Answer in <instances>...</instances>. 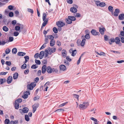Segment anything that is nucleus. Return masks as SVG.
<instances>
[{
    "mask_svg": "<svg viewBox=\"0 0 124 124\" xmlns=\"http://www.w3.org/2000/svg\"><path fill=\"white\" fill-rule=\"evenodd\" d=\"M115 41L116 44H119L120 42V39L119 37H116L115 39Z\"/></svg>",
    "mask_w": 124,
    "mask_h": 124,
    "instance_id": "aec40b11",
    "label": "nucleus"
},
{
    "mask_svg": "<svg viewBox=\"0 0 124 124\" xmlns=\"http://www.w3.org/2000/svg\"><path fill=\"white\" fill-rule=\"evenodd\" d=\"M19 34V33L17 31L15 32H14V35L16 36H17Z\"/></svg>",
    "mask_w": 124,
    "mask_h": 124,
    "instance_id": "338daca9",
    "label": "nucleus"
},
{
    "mask_svg": "<svg viewBox=\"0 0 124 124\" xmlns=\"http://www.w3.org/2000/svg\"><path fill=\"white\" fill-rule=\"evenodd\" d=\"M15 15L17 16H19V11H15Z\"/></svg>",
    "mask_w": 124,
    "mask_h": 124,
    "instance_id": "603ef678",
    "label": "nucleus"
},
{
    "mask_svg": "<svg viewBox=\"0 0 124 124\" xmlns=\"http://www.w3.org/2000/svg\"><path fill=\"white\" fill-rule=\"evenodd\" d=\"M56 24L57 25L58 27L60 28L63 26L65 25L64 23L63 22L61 21H59L57 22L56 23Z\"/></svg>",
    "mask_w": 124,
    "mask_h": 124,
    "instance_id": "39448f33",
    "label": "nucleus"
},
{
    "mask_svg": "<svg viewBox=\"0 0 124 124\" xmlns=\"http://www.w3.org/2000/svg\"><path fill=\"white\" fill-rule=\"evenodd\" d=\"M66 59L69 61L70 62L71 61V59H70L69 56H67L66 57Z\"/></svg>",
    "mask_w": 124,
    "mask_h": 124,
    "instance_id": "0e129e2a",
    "label": "nucleus"
},
{
    "mask_svg": "<svg viewBox=\"0 0 124 124\" xmlns=\"http://www.w3.org/2000/svg\"><path fill=\"white\" fill-rule=\"evenodd\" d=\"M4 122L5 124H8L10 122L9 120L8 119H6L5 120Z\"/></svg>",
    "mask_w": 124,
    "mask_h": 124,
    "instance_id": "de8ad7c7",
    "label": "nucleus"
},
{
    "mask_svg": "<svg viewBox=\"0 0 124 124\" xmlns=\"http://www.w3.org/2000/svg\"><path fill=\"white\" fill-rule=\"evenodd\" d=\"M46 15L45 13H43V14L42 19L43 21H44V20L46 19Z\"/></svg>",
    "mask_w": 124,
    "mask_h": 124,
    "instance_id": "72a5a7b5",
    "label": "nucleus"
},
{
    "mask_svg": "<svg viewBox=\"0 0 124 124\" xmlns=\"http://www.w3.org/2000/svg\"><path fill=\"white\" fill-rule=\"evenodd\" d=\"M30 94V93L29 91H27L26 92L24 93V95L22 96V97L24 99L27 98L28 97V95Z\"/></svg>",
    "mask_w": 124,
    "mask_h": 124,
    "instance_id": "1a4fd4ad",
    "label": "nucleus"
},
{
    "mask_svg": "<svg viewBox=\"0 0 124 124\" xmlns=\"http://www.w3.org/2000/svg\"><path fill=\"white\" fill-rule=\"evenodd\" d=\"M55 43V41L54 40H51L50 42V45L51 46H53Z\"/></svg>",
    "mask_w": 124,
    "mask_h": 124,
    "instance_id": "412c9836",
    "label": "nucleus"
},
{
    "mask_svg": "<svg viewBox=\"0 0 124 124\" xmlns=\"http://www.w3.org/2000/svg\"><path fill=\"white\" fill-rule=\"evenodd\" d=\"M70 11L74 13H75L77 12V9L76 8L74 7L71 8L70 9Z\"/></svg>",
    "mask_w": 124,
    "mask_h": 124,
    "instance_id": "dca6fc26",
    "label": "nucleus"
},
{
    "mask_svg": "<svg viewBox=\"0 0 124 124\" xmlns=\"http://www.w3.org/2000/svg\"><path fill=\"white\" fill-rule=\"evenodd\" d=\"M17 52V49L16 48H14L12 50V52L14 54H16Z\"/></svg>",
    "mask_w": 124,
    "mask_h": 124,
    "instance_id": "f704fd0d",
    "label": "nucleus"
},
{
    "mask_svg": "<svg viewBox=\"0 0 124 124\" xmlns=\"http://www.w3.org/2000/svg\"><path fill=\"white\" fill-rule=\"evenodd\" d=\"M49 52H51L52 53H53L55 52L56 50L55 48L49 49H48Z\"/></svg>",
    "mask_w": 124,
    "mask_h": 124,
    "instance_id": "cd10ccee",
    "label": "nucleus"
},
{
    "mask_svg": "<svg viewBox=\"0 0 124 124\" xmlns=\"http://www.w3.org/2000/svg\"><path fill=\"white\" fill-rule=\"evenodd\" d=\"M48 20V18H46L44 19V21H43L44 22L42 24L41 28L42 27H44L46 25L47 23Z\"/></svg>",
    "mask_w": 124,
    "mask_h": 124,
    "instance_id": "f8f14e48",
    "label": "nucleus"
},
{
    "mask_svg": "<svg viewBox=\"0 0 124 124\" xmlns=\"http://www.w3.org/2000/svg\"><path fill=\"white\" fill-rule=\"evenodd\" d=\"M42 62L43 64H46L47 63V59H45L43 60Z\"/></svg>",
    "mask_w": 124,
    "mask_h": 124,
    "instance_id": "864d4df0",
    "label": "nucleus"
},
{
    "mask_svg": "<svg viewBox=\"0 0 124 124\" xmlns=\"http://www.w3.org/2000/svg\"><path fill=\"white\" fill-rule=\"evenodd\" d=\"M12 80V77L11 76H9L7 79V83L9 84L10 83Z\"/></svg>",
    "mask_w": 124,
    "mask_h": 124,
    "instance_id": "2eb2a0df",
    "label": "nucleus"
},
{
    "mask_svg": "<svg viewBox=\"0 0 124 124\" xmlns=\"http://www.w3.org/2000/svg\"><path fill=\"white\" fill-rule=\"evenodd\" d=\"M64 63L66 65L69 66V63L68 62V61H66V60H65L64 61Z\"/></svg>",
    "mask_w": 124,
    "mask_h": 124,
    "instance_id": "680f3d73",
    "label": "nucleus"
},
{
    "mask_svg": "<svg viewBox=\"0 0 124 124\" xmlns=\"http://www.w3.org/2000/svg\"><path fill=\"white\" fill-rule=\"evenodd\" d=\"M20 26H17L15 27V29L16 31H19L20 29Z\"/></svg>",
    "mask_w": 124,
    "mask_h": 124,
    "instance_id": "ea45409f",
    "label": "nucleus"
},
{
    "mask_svg": "<svg viewBox=\"0 0 124 124\" xmlns=\"http://www.w3.org/2000/svg\"><path fill=\"white\" fill-rule=\"evenodd\" d=\"M118 18L120 20H122L124 19V14H120L118 16Z\"/></svg>",
    "mask_w": 124,
    "mask_h": 124,
    "instance_id": "6ab92c4d",
    "label": "nucleus"
},
{
    "mask_svg": "<svg viewBox=\"0 0 124 124\" xmlns=\"http://www.w3.org/2000/svg\"><path fill=\"white\" fill-rule=\"evenodd\" d=\"M13 6L10 5L8 7V8L10 10H12L13 9Z\"/></svg>",
    "mask_w": 124,
    "mask_h": 124,
    "instance_id": "e2e57ef3",
    "label": "nucleus"
},
{
    "mask_svg": "<svg viewBox=\"0 0 124 124\" xmlns=\"http://www.w3.org/2000/svg\"><path fill=\"white\" fill-rule=\"evenodd\" d=\"M60 69L61 70L64 71L66 69V66L64 65H60L59 67Z\"/></svg>",
    "mask_w": 124,
    "mask_h": 124,
    "instance_id": "ddd939ff",
    "label": "nucleus"
},
{
    "mask_svg": "<svg viewBox=\"0 0 124 124\" xmlns=\"http://www.w3.org/2000/svg\"><path fill=\"white\" fill-rule=\"evenodd\" d=\"M38 67V66L36 65H32L31 67V68L32 69H35Z\"/></svg>",
    "mask_w": 124,
    "mask_h": 124,
    "instance_id": "5fc2aeb1",
    "label": "nucleus"
},
{
    "mask_svg": "<svg viewBox=\"0 0 124 124\" xmlns=\"http://www.w3.org/2000/svg\"><path fill=\"white\" fill-rule=\"evenodd\" d=\"M22 101V100L21 99H18L15 101V102L19 103L21 102Z\"/></svg>",
    "mask_w": 124,
    "mask_h": 124,
    "instance_id": "c85d7f7f",
    "label": "nucleus"
},
{
    "mask_svg": "<svg viewBox=\"0 0 124 124\" xmlns=\"http://www.w3.org/2000/svg\"><path fill=\"white\" fill-rule=\"evenodd\" d=\"M35 63L38 65H40V64L41 62L39 60H38L36 59L35 60Z\"/></svg>",
    "mask_w": 124,
    "mask_h": 124,
    "instance_id": "3c124183",
    "label": "nucleus"
},
{
    "mask_svg": "<svg viewBox=\"0 0 124 124\" xmlns=\"http://www.w3.org/2000/svg\"><path fill=\"white\" fill-rule=\"evenodd\" d=\"M2 29L4 31L6 32L8 30V28H7L6 26H3L2 28Z\"/></svg>",
    "mask_w": 124,
    "mask_h": 124,
    "instance_id": "473e14b6",
    "label": "nucleus"
},
{
    "mask_svg": "<svg viewBox=\"0 0 124 124\" xmlns=\"http://www.w3.org/2000/svg\"><path fill=\"white\" fill-rule=\"evenodd\" d=\"M14 39V38L13 37H10L9 38V40L7 41V42H8L12 41Z\"/></svg>",
    "mask_w": 124,
    "mask_h": 124,
    "instance_id": "4c0bfd02",
    "label": "nucleus"
},
{
    "mask_svg": "<svg viewBox=\"0 0 124 124\" xmlns=\"http://www.w3.org/2000/svg\"><path fill=\"white\" fill-rule=\"evenodd\" d=\"M108 10L110 11L112 13L113 12L112 11H113V7L111 6H109L108 8Z\"/></svg>",
    "mask_w": 124,
    "mask_h": 124,
    "instance_id": "a19ab883",
    "label": "nucleus"
},
{
    "mask_svg": "<svg viewBox=\"0 0 124 124\" xmlns=\"http://www.w3.org/2000/svg\"><path fill=\"white\" fill-rule=\"evenodd\" d=\"M46 71L49 73H51L53 72L52 69L50 66L47 67Z\"/></svg>",
    "mask_w": 124,
    "mask_h": 124,
    "instance_id": "9b49d317",
    "label": "nucleus"
},
{
    "mask_svg": "<svg viewBox=\"0 0 124 124\" xmlns=\"http://www.w3.org/2000/svg\"><path fill=\"white\" fill-rule=\"evenodd\" d=\"M6 64L8 66H10L11 65V63L10 61H7L6 62Z\"/></svg>",
    "mask_w": 124,
    "mask_h": 124,
    "instance_id": "49530a36",
    "label": "nucleus"
},
{
    "mask_svg": "<svg viewBox=\"0 0 124 124\" xmlns=\"http://www.w3.org/2000/svg\"><path fill=\"white\" fill-rule=\"evenodd\" d=\"M53 31L55 33H57L58 32V30L57 28L55 27H54L53 28Z\"/></svg>",
    "mask_w": 124,
    "mask_h": 124,
    "instance_id": "37998d69",
    "label": "nucleus"
},
{
    "mask_svg": "<svg viewBox=\"0 0 124 124\" xmlns=\"http://www.w3.org/2000/svg\"><path fill=\"white\" fill-rule=\"evenodd\" d=\"M89 105V103L87 102H85L79 105V108L81 109H84L87 108Z\"/></svg>",
    "mask_w": 124,
    "mask_h": 124,
    "instance_id": "f03ea898",
    "label": "nucleus"
},
{
    "mask_svg": "<svg viewBox=\"0 0 124 124\" xmlns=\"http://www.w3.org/2000/svg\"><path fill=\"white\" fill-rule=\"evenodd\" d=\"M8 15L9 17H12L14 16V13L13 12H11L9 13Z\"/></svg>",
    "mask_w": 124,
    "mask_h": 124,
    "instance_id": "13d9d810",
    "label": "nucleus"
},
{
    "mask_svg": "<svg viewBox=\"0 0 124 124\" xmlns=\"http://www.w3.org/2000/svg\"><path fill=\"white\" fill-rule=\"evenodd\" d=\"M7 41H2L1 42V45H4L5 44L7 43Z\"/></svg>",
    "mask_w": 124,
    "mask_h": 124,
    "instance_id": "c03bdc74",
    "label": "nucleus"
},
{
    "mask_svg": "<svg viewBox=\"0 0 124 124\" xmlns=\"http://www.w3.org/2000/svg\"><path fill=\"white\" fill-rule=\"evenodd\" d=\"M15 108L16 109H18L19 108V104L18 103L15 102Z\"/></svg>",
    "mask_w": 124,
    "mask_h": 124,
    "instance_id": "7c9ffc66",
    "label": "nucleus"
},
{
    "mask_svg": "<svg viewBox=\"0 0 124 124\" xmlns=\"http://www.w3.org/2000/svg\"><path fill=\"white\" fill-rule=\"evenodd\" d=\"M99 31L100 33L102 35H103L104 33V31L105 30L104 28L103 27L102 28H99Z\"/></svg>",
    "mask_w": 124,
    "mask_h": 124,
    "instance_id": "f3484780",
    "label": "nucleus"
},
{
    "mask_svg": "<svg viewBox=\"0 0 124 124\" xmlns=\"http://www.w3.org/2000/svg\"><path fill=\"white\" fill-rule=\"evenodd\" d=\"M36 85V84L35 82H32L31 83L30 85H27V87L30 90H32L35 87Z\"/></svg>",
    "mask_w": 124,
    "mask_h": 124,
    "instance_id": "7ed1b4c3",
    "label": "nucleus"
},
{
    "mask_svg": "<svg viewBox=\"0 0 124 124\" xmlns=\"http://www.w3.org/2000/svg\"><path fill=\"white\" fill-rule=\"evenodd\" d=\"M28 11L29 12H30L32 14L33 13V11L31 9L28 8Z\"/></svg>",
    "mask_w": 124,
    "mask_h": 124,
    "instance_id": "052dcab7",
    "label": "nucleus"
},
{
    "mask_svg": "<svg viewBox=\"0 0 124 124\" xmlns=\"http://www.w3.org/2000/svg\"><path fill=\"white\" fill-rule=\"evenodd\" d=\"M45 36V43H44L46 44L47 43H48L49 42V40L46 37V36Z\"/></svg>",
    "mask_w": 124,
    "mask_h": 124,
    "instance_id": "e433bc0d",
    "label": "nucleus"
},
{
    "mask_svg": "<svg viewBox=\"0 0 124 124\" xmlns=\"http://www.w3.org/2000/svg\"><path fill=\"white\" fill-rule=\"evenodd\" d=\"M119 11L120 10L119 9H116L115 10V12L113 13V15L116 16H118L119 12Z\"/></svg>",
    "mask_w": 124,
    "mask_h": 124,
    "instance_id": "6e6552de",
    "label": "nucleus"
},
{
    "mask_svg": "<svg viewBox=\"0 0 124 124\" xmlns=\"http://www.w3.org/2000/svg\"><path fill=\"white\" fill-rule=\"evenodd\" d=\"M111 52H113L115 53H116V54H119L120 53L118 51H114V50H111Z\"/></svg>",
    "mask_w": 124,
    "mask_h": 124,
    "instance_id": "4d7b16f0",
    "label": "nucleus"
},
{
    "mask_svg": "<svg viewBox=\"0 0 124 124\" xmlns=\"http://www.w3.org/2000/svg\"><path fill=\"white\" fill-rule=\"evenodd\" d=\"M10 52V50L8 48L6 50L5 52L6 54H9Z\"/></svg>",
    "mask_w": 124,
    "mask_h": 124,
    "instance_id": "58836bf2",
    "label": "nucleus"
},
{
    "mask_svg": "<svg viewBox=\"0 0 124 124\" xmlns=\"http://www.w3.org/2000/svg\"><path fill=\"white\" fill-rule=\"evenodd\" d=\"M39 104L38 103H35L32 106L33 112L34 113L36 111L37 108L38 107Z\"/></svg>",
    "mask_w": 124,
    "mask_h": 124,
    "instance_id": "20e7f679",
    "label": "nucleus"
},
{
    "mask_svg": "<svg viewBox=\"0 0 124 124\" xmlns=\"http://www.w3.org/2000/svg\"><path fill=\"white\" fill-rule=\"evenodd\" d=\"M46 37L48 39H49L51 40H54V37L51 35H47L46 36Z\"/></svg>",
    "mask_w": 124,
    "mask_h": 124,
    "instance_id": "a878e982",
    "label": "nucleus"
},
{
    "mask_svg": "<svg viewBox=\"0 0 124 124\" xmlns=\"http://www.w3.org/2000/svg\"><path fill=\"white\" fill-rule=\"evenodd\" d=\"M26 67V65L25 64H24L22 65L21 66V68L23 69H25Z\"/></svg>",
    "mask_w": 124,
    "mask_h": 124,
    "instance_id": "09e8293b",
    "label": "nucleus"
},
{
    "mask_svg": "<svg viewBox=\"0 0 124 124\" xmlns=\"http://www.w3.org/2000/svg\"><path fill=\"white\" fill-rule=\"evenodd\" d=\"M105 5V4L104 2H101L99 3V6L101 7H103Z\"/></svg>",
    "mask_w": 124,
    "mask_h": 124,
    "instance_id": "79ce46f5",
    "label": "nucleus"
},
{
    "mask_svg": "<svg viewBox=\"0 0 124 124\" xmlns=\"http://www.w3.org/2000/svg\"><path fill=\"white\" fill-rule=\"evenodd\" d=\"M83 37H84V36H82L81 38L82 39V40L81 42L79 39H78L77 40V43L78 46H81L83 47L84 46L85 44L86 39L84 38H82Z\"/></svg>",
    "mask_w": 124,
    "mask_h": 124,
    "instance_id": "f257e3e1",
    "label": "nucleus"
},
{
    "mask_svg": "<svg viewBox=\"0 0 124 124\" xmlns=\"http://www.w3.org/2000/svg\"><path fill=\"white\" fill-rule=\"evenodd\" d=\"M25 120L27 121H29L30 118L27 115H25Z\"/></svg>",
    "mask_w": 124,
    "mask_h": 124,
    "instance_id": "c9c22d12",
    "label": "nucleus"
},
{
    "mask_svg": "<svg viewBox=\"0 0 124 124\" xmlns=\"http://www.w3.org/2000/svg\"><path fill=\"white\" fill-rule=\"evenodd\" d=\"M47 67L45 65H43L42 68V72L43 74L45 73L46 71Z\"/></svg>",
    "mask_w": 124,
    "mask_h": 124,
    "instance_id": "9d476101",
    "label": "nucleus"
},
{
    "mask_svg": "<svg viewBox=\"0 0 124 124\" xmlns=\"http://www.w3.org/2000/svg\"><path fill=\"white\" fill-rule=\"evenodd\" d=\"M70 19L71 21H74L76 20V18L74 16H69L68 17Z\"/></svg>",
    "mask_w": 124,
    "mask_h": 124,
    "instance_id": "b1692460",
    "label": "nucleus"
},
{
    "mask_svg": "<svg viewBox=\"0 0 124 124\" xmlns=\"http://www.w3.org/2000/svg\"><path fill=\"white\" fill-rule=\"evenodd\" d=\"M46 46V44L45 43H44L43 45H42V46H41L40 48V50H41L45 47Z\"/></svg>",
    "mask_w": 124,
    "mask_h": 124,
    "instance_id": "6e6d98bb",
    "label": "nucleus"
},
{
    "mask_svg": "<svg viewBox=\"0 0 124 124\" xmlns=\"http://www.w3.org/2000/svg\"><path fill=\"white\" fill-rule=\"evenodd\" d=\"M18 76V74L16 72L14 73L13 74V78L14 79H15L17 78Z\"/></svg>",
    "mask_w": 124,
    "mask_h": 124,
    "instance_id": "5701e85b",
    "label": "nucleus"
},
{
    "mask_svg": "<svg viewBox=\"0 0 124 124\" xmlns=\"http://www.w3.org/2000/svg\"><path fill=\"white\" fill-rule=\"evenodd\" d=\"M124 37V31H121L120 32V34L119 35V37Z\"/></svg>",
    "mask_w": 124,
    "mask_h": 124,
    "instance_id": "bb28decb",
    "label": "nucleus"
},
{
    "mask_svg": "<svg viewBox=\"0 0 124 124\" xmlns=\"http://www.w3.org/2000/svg\"><path fill=\"white\" fill-rule=\"evenodd\" d=\"M39 56V54L38 53L36 54L34 56L35 58L36 59L38 58Z\"/></svg>",
    "mask_w": 124,
    "mask_h": 124,
    "instance_id": "69168bd1",
    "label": "nucleus"
},
{
    "mask_svg": "<svg viewBox=\"0 0 124 124\" xmlns=\"http://www.w3.org/2000/svg\"><path fill=\"white\" fill-rule=\"evenodd\" d=\"M91 32L92 35L94 36L99 35L100 34L99 32H97L94 29L92 30Z\"/></svg>",
    "mask_w": 124,
    "mask_h": 124,
    "instance_id": "0eeeda50",
    "label": "nucleus"
},
{
    "mask_svg": "<svg viewBox=\"0 0 124 124\" xmlns=\"http://www.w3.org/2000/svg\"><path fill=\"white\" fill-rule=\"evenodd\" d=\"M73 95L74 97L77 99L78 100V98L79 97V95L75 94H73Z\"/></svg>",
    "mask_w": 124,
    "mask_h": 124,
    "instance_id": "a18cd8bd",
    "label": "nucleus"
},
{
    "mask_svg": "<svg viewBox=\"0 0 124 124\" xmlns=\"http://www.w3.org/2000/svg\"><path fill=\"white\" fill-rule=\"evenodd\" d=\"M71 50L72 51V54L71 55L73 56H75L76 54L77 53V50Z\"/></svg>",
    "mask_w": 124,
    "mask_h": 124,
    "instance_id": "c756f323",
    "label": "nucleus"
},
{
    "mask_svg": "<svg viewBox=\"0 0 124 124\" xmlns=\"http://www.w3.org/2000/svg\"><path fill=\"white\" fill-rule=\"evenodd\" d=\"M45 54L44 52L42 51L39 54V57L40 59H42L44 56Z\"/></svg>",
    "mask_w": 124,
    "mask_h": 124,
    "instance_id": "4468645a",
    "label": "nucleus"
},
{
    "mask_svg": "<svg viewBox=\"0 0 124 124\" xmlns=\"http://www.w3.org/2000/svg\"><path fill=\"white\" fill-rule=\"evenodd\" d=\"M62 55L64 57H65L66 55V51L65 49H63L62 51Z\"/></svg>",
    "mask_w": 124,
    "mask_h": 124,
    "instance_id": "a211bd4d",
    "label": "nucleus"
},
{
    "mask_svg": "<svg viewBox=\"0 0 124 124\" xmlns=\"http://www.w3.org/2000/svg\"><path fill=\"white\" fill-rule=\"evenodd\" d=\"M83 38H85L87 39H89L90 38V36L88 33H87L85 35V37H84Z\"/></svg>",
    "mask_w": 124,
    "mask_h": 124,
    "instance_id": "2f4dec72",
    "label": "nucleus"
},
{
    "mask_svg": "<svg viewBox=\"0 0 124 124\" xmlns=\"http://www.w3.org/2000/svg\"><path fill=\"white\" fill-rule=\"evenodd\" d=\"M19 110L20 112H22L24 113H27L29 109L27 108L24 107L23 108V109H20Z\"/></svg>",
    "mask_w": 124,
    "mask_h": 124,
    "instance_id": "423d86ee",
    "label": "nucleus"
},
{
    "mask_svg": "<svg viewBox=\"0 0 124 124\" xmlns=\"http://www.w3.org/2000/svg\"><path fill=\"white\" fill-rule=\"evenodd\" d=\"M65 21L68 24H71L72 23V21L68 17L65 19Z\"/></svg>",
    "mask_w": 124,
    "mask_h": 124,
    "instance_id": "393cba45",
    "label": "nucleus"
},
{
    "mask_svg": "<svg viewBox=\"0 0 124 124\" xmlns=\"http://www.w3.org/2000/svg\"><path fill=\"white\" fill-rule=\"evenodd\" d=\"M80 15L79 13H76V14L75 16L76 17H79L80 16Z\"/></svg>",
    "mask_w": 124,
    "mask_h": 124,
    "instance_id": "774afa93",
    "label": "nucleus"
},
{
    "mask_svg": "<svg viewBox=\"0 0 124 124\" xmlns=\"http://www.w3.org/2000/svg\"><path fill=\"white\" fill-rule=\"evenodd\" d=\"M26 54L25 53L22 52H19L17 53V54L18 55L20 56H23L25 55Z\"/></svg>",
    "mask_w": 124,
    "mask_h": 124,
    "instance_id": "4be33fe9",
    "label": "nucleus"
},
{
    "mask_svg": "<svg viewBox=\"0 0 124 124\" xmlns=\"http://www.w3.org/2000/svg\"><path fill=\"white\" fill-rule=\"evenodd\" d=\"M6 80V79H4V80L2 79H0V84H2L4 82V81Z\"/></svg>",
    "mask_w": 124,
    "mask_h": 124,
    "instance_id": "8fccbe9b",
    "label": "nucleus"
},
{
    "mask_svg": "<svg viewBox=\"0 0 124 124\" xmlns=\"http://www.w3.org/2000/svg\"><path fill=\"white\" fill-rule=\"evenodd\" d=\"M57 45L58 46H60L61 45V43L60 41L59 40H58L56 43Z\"/></svg>",
    "mask_w": 124,
    "mask_h": 124,
    "instance_id": "bf43d9fd",
    "label": "nucleus"
}]
</instances>
